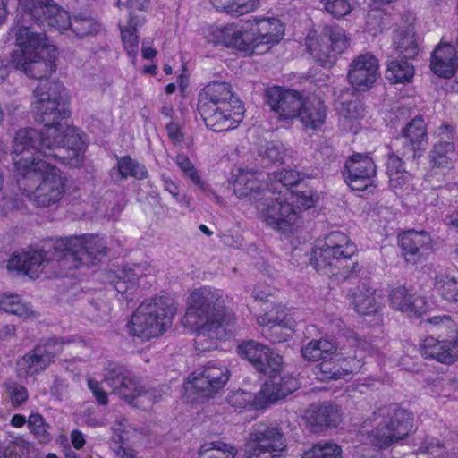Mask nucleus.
Listing matches in <instances>:
<instances>
[{
  "mask_svg": "<svg viewBox=\"0 0 458 458\" xmlns=\"http://www.w3.org/2000/svg\"><path fill=\"white\" fill-rule=\"evenodd\" d=\"M260 362L263 363V368H255V369L269 377L279 373L284 368L283 357L267 345H265L262 350Z\"/></svg>",
  "mask_w": 458,
  "mask_h": 458,
  "instance_id": "79ce46f5",
  "label": "nucleus"
},
{
  "mask_svg": "<svg viewBox=\"0 0 458 458\" xmlns=\"http://www.w3.org/2000/svg\"><path fill=\"white\" fill-rule=\"evenodd\" d=\"M0 310L23 318H37L38 317L29 304L21 301L18 294L5 293L0 296Z\"/></svg>",
  "mask_w": 458,
  "mask_h": 458,
  "instance_id": "c9c22d12",
  "label": "nucleus"
},
{
  "mask_svg": "<svg viewBox=\"0 0 458 458\" xmlns=\"http://www.w3.org/2000/svg\"><path fill=\"white\" fill-rule=\"evenodd\" d=\"M394 43L397 51L403 55L404 58H413L419 53L417 39L412 29L396 31Z\"/></svg>",
  "mask_w": 458,
  "mask_h": 458,
  "instance_id": "4c0bfd02",
  "label": "nucleus"
},
{
  "mask_svg": "<svg viewBox=\"0 0 458 458\" xmlns=\"http://www.w3.org/2000/svg\"><path fill=\"white\" fill-rule=\"evenodd\" d=\"M257 322L261 327H268L269 330L291 327V319L287 318L284 307L282 305H277L268 312L259 316Z\"/></svg>",
  "mask_w": 458,
  "mask_h": 458,
  "instance_id": "58836bf2",
  "label": "nucleus"
},
{
  "mask_svg": "<svg viewBox=\"0 0 458 458\" xmlns=\"http://www.w3.org/2000/svg\"><path fill=\"white\" fill-rule=\"evenodd\" d=\"M20 9L24 13L23 19L17 21L10 30L15 39L11 63L28 77L42 80L55 72L57 49L44 33L24 23L26 16L31 17L21 7Z\"/></svg>",
  "mask_w": 458,
  "mask_h": 458,
  "instance_id": "f03ea898",
  "label": "nucleus"
},
{
  "mask_svg": "<svg viewBox=\"0 0 458 458\" xmlns=\"http://www.w3.org/2000/svg\"><path fill=\"white\" fill-rule=\"evenodd\" d=\"M305 178V175L293 169L284 170L275 174V180L281 184L284 191L288 186H293Z\"/></svg>",
  "mask_w": 458,
  "mask_h": 458,
  "instance_id": "052dcab7",
  "label": "nucleus"
},
{
  "mask_svg": "<svg viewBox=\"0 0 458 458\" xmlns=\"http://www.w3.org/2000/svg\"><path fill=\"white\" fill-rule=\"evenodd\" d=\"M362 360L363 356L355 351L353 355L347 353L339 359L338 363L325 359L315 366L313 371L319 381L337 380L359 371L363 365Z\"/></svg>",
  "mask_w": 458,
  "mask_h": 458,
  "instance_id": "412c9836",
  "label": "nucleus"
},
{
  "mask_svg": "<svg viewBox=\"0 0 458 458\" xmlns=\"http://www.w3.org/2000/svg\"><path fill=\"white\" fill-rule=\"evenodd\" d=\"M87 386L91 391L93 396L100 405H106L108 403V397L106 392L101 386L100 382L89 378L87 380Z\"/></svg>",
  "mask_w": 458,
  "mask_h": 458,
  "instance_id": "e2e57ef3",
  "label": "nucleus"
},
{
  "mask_svg": "<svg viewBox=\"0 0 458 458\" xmlns=\"http://www.w3.org/2000/svg\"><path fill=\"white\" fill-rule=\"evenodd\" d=\"M338 110L345 122H356L361 119L365 114L363 104L358 99L341 103Z\"/></svg>",
  "mask_w": 458,
  "mask_h": 458,
  "instance_id": "4d7b16f0",
  "label": "nucleus"
},
{
  "mask_svg": "<svg viewBox=\"0 0 458 458\" xmlns=\"http://www.w3.org/2000/svg\"><path fill=\"white\" fill-rule=\"evenodd\" d=\"M407 59H395L388 63L386 77L392 83H406L413 78L414 67Z\"/></svg>",
  "mask_w": 458,
  "mask_h": 458,
  "instance_id": "f704fd0d",
  "label": "nucleus"
},
{
  "mask_svg": "<svg viewBox=\"0 0 458 458\" xmlns=\"http://www.w3.org/2000/svg\"><path fill=\"white\" fill-rule=\"evenodd\" d=\"M302 357L310 361H318L325 360L323 354L320 352V348L316 340L309 342L304 347L301 348Z\"/></svg>",
  "mask_w": 458,
  "mask_h": 458,
  "instance_id": "680f3d73",
  "label": "nucleus"
},
{
  "mask_svg": "<svg viewBox=\"0 0 458 458\" xmlns=\"http://www.w3.org/2000/svg\"><path fill=\"white\" fill-rule=\"evenodd\" d=\"M267 104L279 119H297L304 97L296 90L272 87L266 91Z\"/></svg>",
  "mask_w": 458,
  "mask_h": 458,
  "instance_id": "6ab92c4d",
  "label": "nucleus"
},
{
  "mask_svg": "<svg viewBox=\"0 0 458 458\" xmlns=\"http://www.w3.org/2000/svg\"><path fill=\"white\" fill-rule=\"evenodd\" d=\"M301 458H342V448L332 442L318 443L304 452Z\"/></svg>",
  "mask_w": 458,
  "mask_h": 458,
  "instance_id": "de8ad7c7",
  "label": "nucleus"
},
{
  "mask_svg": "<svg viewBox=\"0 0 458 458\" xmlns=\"http://www.w3.org/2000/svg\"><path fill=\"white\" fill-rule=\"evenodd\" d=\"M227 401L231 406L236 409H243L249 405H252L256 409L262 408V404L259 403V397H257V394L243 390H238L228 396Z\"/></svg>",
  "mask_w": 458,
  "mask_h": 458,
  "instance_id": "864d4df0",
  "label": "nucleus"
},
{
  "mask_svg": "<svg viewBox=\"0 0 458 458\" xmlns=\"http://www.w3.org/2000/svg\"><path fill=\"white\" fill-rule=\"evenodd\" d=\"M403 136L413 152V157L420 155L419 152L424 150L428 145L427 128L424 119L420 116L412 119L404 128Z\"/></svg>",
  "mask_w": 458,
  "mask_h": 458,
  "instance_id": "7c9ffc66",
  "label": "nucleus"
},
{
  "mask_svg": "<svg viewBox=\"0 0 458 458\" xmlns=\"http://www.w3.org/2000/svg\"><path fill=\"white\" fill-rule=\"evenodd\" d=\"M237 450L222 442L203 445L199 452V458H234Z\"/></svg>",
  "mask_w": 458,
  "mask_h": 458,
  "instance_id": "49530a36",
  "label": "nucleus"
},
{
  "mask_svg": "<svg viewBox=\"0 0 458 458\" xmlns=\"http://www.w3.org/2000/svg\"><path fill=\"white\" fill-rule=\"evenodd\" d=\"M259 153L268 165L269 163H282L286 157L287 150L280 142H270L260 147Z\"/></svg>",
  "mask_w": 458,
  "mask_h": 458,
  "instance_id": "603ef678",
  "label": "nucleus"
},
{
  "mask_svg": "<svg viewBox=\"0 0 458 458\" xmlns=\"http://www.w3.org/2000/svg\"><path fill=\"white\" fill-rule=\"evenodd\" d=\"M182 122L180 119L176 121H171L166 124V131L169 140L174 144H181L183 140V133L182 131Z\"/></svg>",
  "mask_w": 458,
  "mask_h": 458,
  "instance_id": "0e129e2a",
  "label": "nucleus"
},
{
  "mask_svg": "<svg viewBox=\"0 0 458 458\" xmlns=\"http://www.w3.org/2000/svg\"><path fill=\"white\" fill-rule=\"evenodd\" d=\"M20 4L43 28L63 31L71 28L79 38L98 34L101 24L87 13H78L71 20L69 13L53 0H20Z\"/></svg>",
  "mask_w": 458,
  "mask_h": 458,
  "instance_id": "6e6552de",
  "label": "nucleus"
},
{
  "mask_svg": "<svg viewBox=\"0 0 458 458\" xmlns=\"http://www.w3.org/2000/svg\"><path fill=\"white\" fill-rule=\"evenodd\" d=\"M164 189L168 191L179 203L188 204L185 196L179 195V186L168 177H163Z\"/></svg>",
  "mask_w": 458,
  "mask_h": 458,
  "instance_id": "69168bd1",
  "label": "nucleus"
},
{
  "mask_svg": "<svg viewBox=\"0 0 458 458\" xmlns=\"http://www.w3.org/2000/svg\"><path fill=\"white\" fill-rule=\"evenodd\" d=\"M424 322L429 325V330L439 333L438 337L458 335L457 327L450 316H434Z\"/></svg>",
  "mask_w": 458,
  "mask_h": 458,
  "instance_id": "c03bdc74",
  "label": "nucleus"
},
{
  "mask_svg": "<svg viewBox=\"0 0 458 458\" xmlns=\"http://www.w3.org/2000/svg\"><path fill=\"white\" fill-rule=\"evenodd\" d=\"M246 55L261 54L277 45L284 36V25L276 17L255 16L241 25Z\"/></svg>",
  "mask_w": 458,
  "mask_h": 458,
  "instance_id": "9b49d317",
  "label": "nucleus"
},
{
  "mask_svg": "<svg viewBox=\"0 0 458 458\" xmlns=\"http://www.w3.org/2000/svg\"><path fill=\"white\" fill-rule=\"evenodd\" d=\"M52 248L60 277L75 276V270L95 266L106 255V242L93 233L55 238Z\"/></svg>",
  "mask_w": 458,
  "mask_h": 458,
  "instance_id": "423d86ee",
  "label": "nucleus"
},
{
  "mask_svg": "<svg viewBox=\"0 0 458 458\" xmlns=\"http://www.w3.org/2000/svg\"><path fill=\"white\" fill-rule=\"evenodd\" d=\"M175 312V301L169 296L147 299L133 313L130 333L142 340L158 337L171 327Z\"/></svg>",
  "mask_w": 458,
  "mask_h": 458,
  "instance_id": "1a4fd4ad",
  "label": "nucleus"
},
{
  "mask_svg": "<svg viewBox=\"0 0 458 458\" xmlns=\"http://www.w3.org/2000/svg\"><path fill=\"white\" fill-rule=\"evenodd\" d=\"M200 33L208 43L213 45H223L242 52L248 46L242 43L241 26L234 23L205 25L200 29Z\"/></svg>",
  "mask_w": 458,
  "mask_h": 458,
  "instance_id": "5701e85b",
  "label": "nucleus"
},
{
  "mask_svg": "<svg viewBox=\"0 0 458 458\" xmlns=\"http://www.w3.org/2000/svg\"><path fill=\"white\" fill-rule=\"evenodd\" d=\"M44 250H30L13 254L8 260L9 271H16L31 279H38L43 274H47V267H55Z\"/></svg>",
  "mask_w": 458,
  "mask_h": 458,
  "instance_id": "aec40b11",
  "label": "nucleus"
},
{
  "mask_svg": "<svg viewBox=\"0 0 458 458\" xmlns=\"http://www.w3.org/2000/svg\"><path fill=\"white\" fill-rule=\"evenodd\" d=\"M141 269L139 266L120 268L115 271H110L106 274L109 279L108 284H115L120 283L124 284H136L140 276Z\"/></svg>",
  "mask_w": 458,
  "mask_h": 458,
  "instance_id": "3c124183",
  "label": "nucleus"
},
{
  "mask_svg": "<svg viewBox=\"0 0 458 458\" xmlns=\"http://www.w3.org/2000/svg\"><path fill=\"white\" fill-rule=\"evenodd\" d=\"M355 252L356 247L349 237L342 232L334 231L317 242L312 250L311 264L325 276L347 278L358 266L352 259Z\"/></svg>",
  "mask_w": 458,
  "mask_h": 458,
  "instance_id": "0eeeda50",
  "label": "nucleus"
},
{
  "mask_svg": "<svg viewBox=\"0 0 458 458\" xmlns=\"http://www.w3.org/2000/svg\"><path fill=\"white\" fill-rule=\"evenodd\" d=\"M297 386V381L293 377H280L278 379L267 381L257 394L259 397V403L264 408L267 403H273L279 399L284 398L290 394Z\"/></svg>",
  "mask_w": 458,
  "mask_h": 458,
  "instance_id": "cd10ccee",
  "label": "nucleus"
},
{
  "mask_svg": "<svg viewBox=\"0 0 458 458\" xmlns=\"http://www.w3.org/2000/svg\"><path fill=\"white\" fill-rule=\"evenodd\" d=\"M456 157L454 146L450 141L437 143L431 151V164L433 167H451Z\"/></svg>",
  "mask_w": 458,
  "mask_h": 458,
  "instance_id": "ea45409f",
  "label": "nucleus"
},
{
  "mask_svg": "<svg viewBox=\"0 0 458 458\" xmlns=\"http://www.w3.org/2000/svg\"><path fill=\"white\" fill-rule=\"evenodd\" d=\"M229 377L227 367L210 362L190 375L185 388L195 394V399L205 401L223 389Z\"/></svg>",
  "mask_w": 458,
  "mask_h": 458,
  "instance_id": "4468645a",
  "label": "nucleus"
},
{
  "mask_svg": "<svg viewBox=\"0 0 458 458\" xmlns=\"http://www.w3.org/2000/svg\"><path fill=\"white\" fill-rule=\"evenodd\" d=\"M305 417L316 431L336 428L342 421V413L338 406L327 402L310 405Z\"/></svg>",
  "mask_w": 458,
  "mask_h": 458,
  "instance_id": "393cba45",
  "label": "nucleus"
},
{
  "mask_svg": "<svg viewBox=\"0 0 458 458\" xmlns=\"http://www.w3.org/2000/svg\"><path fill=\"white\" fill-rule=\"evenodd\" d=\"M199 111L208 128L221 132L238 127L243 119L242 101L226 82L215 81L201 91Z\"/></svg>",
  "mask_w": 458,
  "mask_h": 458,
  "instance_id": "39448f33",
  "label": "nucleus"
},
{
  "mask_svg": "<svg viewBox=\"0 0 458 458\" xmlns=\"http://www.w3.org/2000/svg\"><path fill=\"white\" fill-rule=\"evenodd\" d=\"M379 64L369 53L361 54L350 64L347 79L356 91H367L379 77Z\"/></svg>",
  "mask_w": 458,
  "mask_h": 458,
  "instance_id": "a211bd4d",
  "label": "nucleus"
},
{
  "mask_svg": "<svg viewBox=\"0 0 458 458\" xmlns=\"http://www.w3.org/2000/svg\"><path fill=\"white\" fill-rule=\"evenodd\" d=\"M318 195L312 190L292 192L267 189L257 204L260 218L273 229L290 233L295 230L301 212L313 207Z\"/></svg>",
  "mask_w": 458,
  "mask_h": 458,
  "instance_id": "20e7f679",
  "label": "nucleus"
},
{
  "mask_svg": "<svg viewBox=\"0 0 458 458\" xmlns=\"http://www.w3.org/2000/svg\"><path fill=\"white\" fill-rule=\"evenodd\" d=\"M390 306L410 316L419 317L423 309L424 301L420 296H415L407 288H392L389 293Z\"/></svg>",
  "mask_w": 458,
  "mask_h": 458,
  "instance_id": "c85d7f7f",
  "label": "nucleus"
},
{
  "mask_svg": "<svg viewBox=\"0 0 458 458\" xmlns=\"http://www.w3.org/2000/svg\"><path fill=\"white\" fill-rule=\"evenodd\" d=\"M327 108L323 101L315 97H304L297 119L306 129L318 130L325 123Z\"/></svg>",
  "mask_w": 458,
  "mask_h": 458,
  "instance_id": "a878e982",
  "label": "nucleus"
},
{
  "mask_svg": "<svg viewBox=\"0 0 458 458\" xmlns=\"http://www.w3.org/2000/svg\"><path fill=\"white\" fill-rule=\"evenodd\" d=\"M233 190L239 199H249L259 202L267 189L262 188V183L259 181L256 174L242 171L236 176Z\"/></svg>",
  "mask_w": 458,
  "mask_h": 458,
  "instance_id": "c756f323",
  "label": "nucleus"
},
{
  "mask_svg": "<svg viewBox=\"0 0 458 458\" xmlns=\"http://www.w3.org/2000/svg\"><path fill=\"white\" fill-rule=\"evenodd\" d=\"M31 444L21 436L13 437L8 445L0 450V458H23L30 454Z\"/></svg>",
  "mask_w": 458,
  "mask_h": 458,
  "instance_id": "09e8293b",
  "label": "nucleus"
},
{
  "mask_svg": "<svg viewBox=\"0 0 458 458\" xmlns=\"http://www.w3.org/2000/svg\"><path fill=\"white\" fill-rule=\"evenodd\" d=\"M325 10L335 18L349 14L354 8V0H320Z\"/></svg>",
  "mask_w": 458,
  "mask_h": 458,
  "instance_id": "5fc2aeb1",
  "label": "nucleus"
},
{
  "mask_svg": "<svg viewBox=\"0 0 458 458\" xmlns=\"http://www.w3.org/2000/svg\"><path fill=\"white\" fill-rule=\"evenodd\" d=\"M117 170L122 179L133 177L138 180H142L147 178L148 174L144 165L140 164L129 156L118 158Z\"/></svg>",
  "mask_w": 458,
  "mask_h": 458,
  "instance_id": "a19ab883",
  "label": "nucleus"
},
{
  "mask_svg": "<svg viewBox=\"0 0 458 458\" xmlns=\"http://www.w3.org/2000/svg\"><path fill=\"white\" fill-rule=\"evenodd\" d=\"M371 288H355L352 293L355 310L360 315H369L377 311V306Z\"/></svg>",
  "mask_w": 458,
  "mask_h": 458,
  "instance_id": "37998d69",
  "label": "nucleus"
},
{
  "mask_svg": "<svg viewBox=\"0 0 458 458\" xmlns=\"http://www.w3.org/2000/svg\"><path fill=\"white\" fill-rule=\"evenodd\" d=\"M377 168L368 155L354 154L345 163L344 178L352 191H365L376 187Z\"/></svg>",
  "mask_w": 458,
  "mask_h": 458,
  "instance_id": "dca6fc26",
  "label": "nucleus"
},
{
  "mask_svg": "<svg viewBox=\"0 0 458 458\" xmlns=\"http://www.w3.org/2000/svg\"><path fill=\"white\" fill-rule=\"evenodd\" d=\"M398 239L406 259L411 261L428 250L432 242L430 234L423 230H408L401 233Z\"/></svg>",
  "mask_w": 458,
  "mask_h": 458,
  "instance_id": "bb28decb",
  "label": "nucleus"
},
{
  "mask_svg": "<svg viewBox=\"0 0 458 458\" xmlns=\"http://www.w3.org/2000/svg\"><path fill=\"white\" fill-rule=\"evenodd\" d=\"M7 397L13 407L22 405L28 399L27 389L14 381H7L4 383Z\"/></svg>",
  "mask_w": 458,
  "mask_h": 458,
  "instance_id": "13d9d810",
  "label": "nucleus"
},
{
  "mask_svg": "<svg viewBox=\"0 0 458 458\" xmlns=\"http://www.w3.org/2000/svg\"><path fill=\"white\" fill-rule=\"evenodd\" d=\"M112 393L132 403L135 394H139L140 381L136 376L123 365L109 363L104 369L102 380Z\"/></svg>",
  "mask_w": 458,
  "mask_h": 458,
  "instance_id": "f3484780",
  "label": "nucleus"
},
{
  "mask_svg": "<svg viewBox=\"0 0 458 458\" xmlns=\"http://www.w3.org/2000/svg\"><path fill=\"white\" fill-rule=\"evenodd\" d=\"M185 324L196 331L195 347L206 352L216 347V340L224 335V327L229 325L234 316L224 304L207 289H196L188 298L184 316Z\"/></svg>",
  "mask_w": 458,
  "mask_h": 458,
  "instance_id": "7ed1b4c3",
  "label": "nucleus"
},
{
  "mask_svg": "<svg viewBox=\"0 0 458 458\" xmlns=\"http://www.w3.org/2000/svg\"><path fill=\"white\" fill-rule=\"evenodd\" d=\"M28 428L40 443H47L51 439L49 425L39 413H31L28 419Z\"/></svg>",
  "mask_w": 458,
  "mask_h": 458,
  "instance_id": "8fccbe9b",
  "label": "nucleus"
},
{
  "mask_svg": "<svg viewBox=\"0 0 458 458\" xmlns=\"http://www.w3.org/2000/svg\"><path fill=\"white\" fill-rule=\"evenodd\" d=\"M139 394H135L133 403L140 406L143 410L150 408L159 398V394L155 389H146L140 384Z\"/></svg>",
  "mask_w": 458,
  "mask_h": 458,
  "instance_id": "bf43d9fd",
  "label": "nucleus"
},
{
  "mask_svg": "<svg viewBox=\"0 0 458 458\" xmlns=\"http://www.w3.org/2000/svg\"><path fill=\"white\" fill-rule=\"evenodd\" d=\"M175 163L182 170L183 174L187 176L195 185L202 190L205 189V182L202 181L194 165L186 155L178 154L175 157Z\"/></svg>",
  "mask_w": 458,
  "mask_h": 458,
  "instance_id": "6e6d98bb",
  "label": "nucleus"
},
{
  "mask_svg": "<svg viewBox=\"0 0 458 458\" xmlns=\"http://www.w3.org/2000/svg\"><path fill=\"white\" fill-rule=\"evenodd\" d=\"M245 446L248 458H280L286 444L278 426L260 421L251 427Z\"/></svg>",
  "mask_w": 458,
  "mask_h": 458,
  "instance_id": "f8f14e48",
  "label": "nucleus"
},
{
  "mask_svg": "<svg viewBox=\"0 0 458 458\" xmlns=\"http://www.w3.org/2000/svg\"><path fill=\"white\" fill-rule=\"evenodd\" d=\"M430 67L439 77L454 76L458 69V55L454 46L440 42L431 54Z\"/></svg>",
  "mask_w": 458,
  "mask_h": 458,
  "instance_id": "b1692460",
  "label": "nucleus"
},
{
  "mask_svg": "<svg viewBox=\"0 0 458 458\" xmlns=\"http://www.w3.org/2000/svg\"><path fill=\"white\" fill-rule=\"evenodd\" d=\"M324 39L315 33H309L306 47L313 58L323 66L331 65L336 55L344 52L350 46V38L345 31L339 27H327L324 30Z\"/></svg>",
  "mask_w": 458,
  "mask_h": 458,
  "instance_id": "ddd939ff",
  "label": "nucleus"
},
{
  "mask_svg": "<svg viewBox=\"0 0 458 458\" xmlns=\"http://www.w3.org/2000/svg\"><path fill=\"white\" fill-rule=\"evenodd\" d=\"M70 343L71 340L58 337L41 339L33 350L28 352L22 358L27 373L34 375L44 371L63 352L64 345Z\"/></svg>",
  "mask_w": 458,
  "mask_h": 458,
  "instance_id": "2eb2a0df",
  "label": "nucleus"
},
{
  "mask_svg": "<svg viewBox=\"0 0 458 458\" xmlns=\"http://www.w3.org/2000/svg\"><path fill=\"white\" fill-rule=\"evenodd\" d=\"M265 344L254 340H249L238 345L239 355L247 360L255 368H263L260 362V355Z\"/></svg>",
  "mask_w": 458,
  "mask_h": 458,
  "instance_id": "a18cd8bd",
  "label": "nucleus"
},
{
  "mask_svg": "<svg viewBox=\"0 0 458 458\" xmlns=\"http://www.w3.org/2000/svg\"><path fill=\"white\" fill-rule=\"evenodd\" d=\"M64 86L40 81L34 91L32 109L42 130H19L13 142L14 176L19 191L34 206L59 203L66 192V178L52 162L79 167L86 148L81 131L67 123L69 112L62 104Z\"/></svg>",
  "mask_w": 458,
  "mask_h": 458,
  "instance_id": "f257e3e1",
  "label": "nucleus"
},
{
  "mask_svg": "<svg viewBox=\"0 0 458 458\" xmlns=\"http://www.w3.org/2000/svg\"><path fill=\"white\" fill-rule=\"evenodd\" d=\"M415 453L425 458H448V452L444 443L435 437L425 436L415 444Z\"/></svg>",
  "mask_w": 458,
  "mask_h": 458,
  "instance_id": "e433bc0d",
  "label": "nucleus"
},
{
  "mask_svg": "<svg viewBox=\"0 0 458 458\" xmlns=\"http://www.w3.org/2000/svg\"><path fill=\"white\" fill-rule=\"evenodd\" d=\"M355 458H381L378 451L368 447L367 445H360L355 450Z\"/></svg>",
  "mask_w": 458,
  "mask_h": 458,
  "instance_id": "774afa93",
  "label": "nucleus"
},
{
  "mask_svg": "<svg viewBox=\"0 0 458 458\" xmlns=\"http://www.w3.org/2000/svg\"><path fill=\"white\" fill-rule=\"evenodd\" d=\"M375 427L368 433L370 443L387 448L405 438L413 426V416L404 409H380L374 414Z\"/></svg>",
  "mask_w": 458,
  "mask_h": 458,
  "instance_id": "9d476101",
  "label": "nucleus"
},
{
  "mask_svg": "<svg viewBox=\"0 0 458 458\" xmlns=\"http://www.w3.org/2000/svg\"><path fill=\"white\" fill-rule=\"evenodd\" d=\"M144 23L142 16L134 15L132 12L130 13L128 28L120 27L121 37L123 46L128 55L132 58H136L139 53V37L137 29Z\"/></svg>",
  "mask_w": 458,
  "mask_h": 458,
  "instance_id": "473e14b6",
  "label": "nucleus"
},
{
  "mask_svg": "<svg viewBox=\"0 0 458 458\" xmlns=\"http://www.w3.org/2000/svg\"><path fill=\"white\" fill-rule=\"evenodd\" d=\"M420 352L425 359L435 360L451 365L458 360V335L442 337L429 336L420 344Z\"/></svg>",
  "mask_w": 458,
  "mask_h": 458,
  "instance_id": "4be33fe9",
  "label": "nucleus"
},
{
  "mask_svg": "<svg viewBox=\"0 0 458 458\" xmlns=\"http://www.w3.org/2000/svg\"><path fill=\"white\" fill-rule=\"evenodd\" d=\"M318 345L320 348V352L323 354L325 359H327L330 355L335 352L337 345L335 343L331 342L327 339L316 340Z\"/></svg>",
  "mask_w": 458,
  "mask_h": 458,
  "instance_id": "338daca9",
  "label": "nucleus"
},
{
  "mask_svg": "<svg viewBox=\"0 0 458 458\" xmlns=\"http://www.w3.org/2000/svg\"><path fill=\"white\" fill-rule=\"evenodd\" d=\"M386 173L392 188L409 191L413 187L412 176L404 169L403 163L398 156L389 155L386 162Z\"/></svg>",
  "mask_w": 458,
  "mask_h": 458,
  "instance_id": "2f4dec72",
  "label": "nucleus"
},
{
  "mask_svg": "<svg viewBox=\"0 0 458 458\" xmlns=\"http://www.w3.org/2000/svg\"><path fill=\"white\" fill-rule=\"evenodd\" d=\"M213 6L219 11L233 16H241L255 11L259 5V0H209Z\"/></svg>",
  "mask_w": 458,
  "mask_h": 458,
  "instance_id": "72a5a7b5",
  "label": "nucleus"
}]
</instances>
